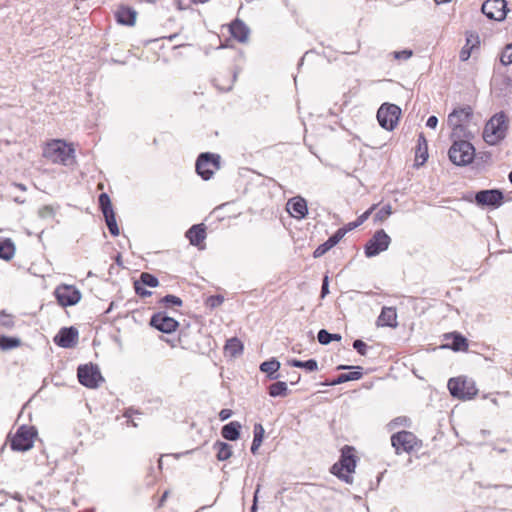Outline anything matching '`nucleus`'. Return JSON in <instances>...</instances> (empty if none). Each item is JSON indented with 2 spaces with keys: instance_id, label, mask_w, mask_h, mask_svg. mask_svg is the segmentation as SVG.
<instances>
[{
  "instance_id": "1",
  "label": "nucleus",
  "mask_w": 512,
  "mask_h": 512,
  "mask_svg": "<svg viewBox=\"0 0 512 512\" xmlns=\"http://www.w3.org/2000/svg\"><path fill=\"white\" fill-rule=\"evenodd\" d=\"M340 452L339 460L332 465L330 472L341 481L351 484L353 482L351 474L355 472L358 461L355 455V448L350 445H344Z\"/></svg>"
},
{
  "instance_id": "2",
  "label": "nucleus",
  "mask_w": 512,
  "mask_h": 512,
  "mask_svg": "<svg viewBox=\"0 0 512 512\" xmlns=\"http://www.w3.org/2000/svg\"><path fill=\"white\" fill-rule=\"evenodd\" d=\"M42 155L53 163L71 165L75 158V149L72 144L61 139H54L43 147Z\"/></svg>"
},
{
  "instance_id": "3",
  "label": "nucleus",
  "mask_w": 512,
  "mask_h": 512,
  "mask_svg": "<svg viewBox=\"0 0 512 512\" xmlns=\"http://www.w3.org/2000/svg\"><path fill=\"white\" fill-rule=\"evenodd\" d=\"M473 118V109L471 106L466 105L455 108L447 119L448 125L451 127V137H466L470 139L473 137L471 131L468 130V125Z\"/></svg>"
},
{
  "instance_id": "4",
  "label": "nucleus",
  "mask_w": 512,
  "mask_h": 512,
  "mask_svg": "<svg viewBox=\"0 0 512 512\" xmlns=\"http://www.w3.org/2000/svg\"><path fill=\"white\" fill-rule=\"evenodd\" d=\"M508 128V117L505 112L500 111L485 124L483 139L489 145H496L506 137Z\"/></svg>"
},
{
  "instance_id": "5",
  "label": "nucleus",
  "mask_w": 512,
  "mask_h": 512,
  "mask_svg": "<svg viewBox=\"0 0 512 512\" xmlns=\"http://www.w3.org/2000/svg\"><path fill=\"white\" fill-rule=\"evenodd\" d=\"M453 143L448 151L450 161L457 166H465L477 159L474 146L466 137H451Z\"/></svg>"
},
{
  "instance_id": "6",
  "label": "nucleus",
  "mask_w": 512,
  "mask_h": 512,
  "mask_svg": "<svg viewBox=\"0 0 512 512\" xmlns=\"http://www.w3.org/2000/svg\"><path fill=\"white\" fill-rule=\"evenodd\" d=\"M447 387L453 398L463 401L473 399L478 392L475 382L465 376L450 378Z\"/></svg>"
},
{
  "instance_id": "7",
  "label": "nucleus",
  "mask_w": 512,
  "mask_h": 512,
  "mask_svg": "<svg viewBox=\"0 0 512 512\" xmlns=\"http://www.w3.org/2000/svg\"><path fill=\"white\" fill-rule=\"evenodd\" d=\"M221 168V156L217 153L202 152L195 162L196 173L203 179L209 180Z\"/></svg>"
},
{
  "instance_id": "8",
  "label": "nucleus",
  "mask_w": 512,
  "mask_h": 512,
  "mask_svg": "<svg viewBox=\"0 0 512 512\" xmlns=\"http://www.w3.org/2000/svg\"><path fill=\"white\" fill-rule=\"evenodd\" d=\"M37 430L34 426L21 425L10 441L13 451H28L33 447Z\"/></svg>"
},
{
  "instance_id": "9",
  "label": "nucleus",
  "mask_w": 512,
  "mask_h": 512,
  "mask_svg": "<svg viewBox=\"0 0 512 512\" xmlns=\"http://www.w3.org/2000/svg\"><path fill=\"white\" fill-rule=\"evenodd\" d=\"M77 378L81 385L95 389L104 382L98 365L93 363L81 364L77 368Z\"/></svg>"
},
{
  "instance_id": "10",
  "label": "nucleus",
  "mask_w": 512,
  "mask_h": 512,
  "mask_svg": "<svg viewBox=\"0 0 512 512\" xmlns=\"http://www.w3.org/2000/svg\"><path fill=\"white\" fill-rule=\"evenodd\" d=\"M401 109L396 104L383 103L377 111L379 125L387 131H392L398 124Z\"/></svg>"
},
{
  "instance_id": "11",
  "label": "nucleus",
  "mask_w": 512,
  "mask_h": 512,
  "mask_svg": "<svg viewBox=\"0 0 512 512\" xmlns=\"http://www.w3.org/2000/svg\"><path fill=\"white\" fill-rule=\"evenodd\" d=\"M391 445L395 449V453L399 455L402 452H412L416 447L420 446V441L414 433L402 430L391 436Z\"/></svg>"
},
{
  "instance_id": "12",
  "label": "nucleus",
  "mask_w": 512,
  "mask_h": 512,
  "mask_svg": "<svg viewBox=\"0 0 512 512\" xmlns=\"http://www.w3.org/2000/svg\"><path fill=\"white\" fill-rule=\"evenodd\" d=\"M390 243V236L383 229H379L364 245V254L368 258L375 257L386 251Z\"/></svg>"
},
{
  "instance_id": "13",
  "label": "nucleus",
  "mask_w": 512,
  "mask_h": 512,
  "mask_svg": "<svg viewBox=\"0 0 512 512\" xmlns=\"http://www.w3.org/2000/svg\"><path fill=\"white\" fill-rule=\"evenodd\" d=\"M99 209L103 214L107 228L112 236H118L120 233L116 214L110 199L109 194H99L98 198Z\"/></svg>"
},
{
  "instance_id": "14",
  "label": "nucleus",
  "mask_w": 512,
  "mask_h": 512,
  "mask_svg": "<svg viewBox=\"0 0 512 512\" xmlns=\"http://www.w3.org/2000/svg\"><path fill=\"white\" fill-rule=\"evenodd\" d=\"M61 307L76 305L82 297L81 291L74 285L60 284L53 292Z\"/></svg>"
},
{
  "instance_id": "15",
  "label": "nucleus",
  "mask_w": 512,
  "mask_h": 512,
  "mask_svg": "<svg viewBox=\"0 0 512 512\" xmlns=\"http://www.w3.org/2000/svg\"><path fill=\"white\" fill-rule=\"evenodd\" d=\"M505 194H463V199L474 202L478 207L497 209L504 203Z\"/></svg>"
},
{
  "instance_id": "16",
  "label": "nucleus",
  "mask_w": 512,
  "mask_h": 512,
  "mask_svg": "<svg viewBox=\"0 0 512 512\" xmlns=\"http://www.w3.org/2000/svg\"><path fill=\"white\" fill-rule=\"evenodd\" d=\"M482 13L490 20L503 21L508 8L505 0H486L481 7Z\"/></svg>"
},
{
  "instance_id": "17",
  "label": "nucleus",
  "mask_w": 512,
  "mask_h": 512,
  "mask_svg": "<svg viewBox=\"0 0 512 512\" xmlns=\"http://www.w3.org/2000/svg\"><path fill=\"white\" fill-rule=\"evenodd\" d=\"M149 324L151 327L166 334L175 332L179 327V322L176 319L162 311L154 313L150 318Z\"/></svg>"
},
{
  "instance_id": "18",
  "label": "nucleus",
  "mask_w": 512,
  "mask_h": 512,
  "mask_svg": "<svg viewBox=\"0 0 512 512\" xmlns=\"http://www.w3.org/2000/svg\"><path fill=\"white\" fill-rule=\"evenodd\" d=\"M277 189H282V186L276 180L257 173L251 177L244 189V192H251L253 190H258L259 192H270Z\"/></svg>"
},
{
  "instance_id": "19",
  "label": "nucleus",
  "mask_w": 512,
  "mask_h": 512,
  "mask_svg": "<svg viewBox=\"0 0 512 512\" xmlns=\"http://www.w3.org/2000/svg\"><path fill=\"white\" fill-rule=\"evenodd\" d=\"M338 370H344V369H354V371L347 372V373H341L337 377L333 379H327L325 380L322 385L323 386H336L348 381H355L359 380L363 376V368L360 366H347V365H339L337 367Z\"/></svg>"
},
{
  "instance_id": "20",
  "label": "nucleus",
  "mask_w": 512,
  "mask_h": 512,
  "mask_svg": "<svg viewBox=\"0 0 512 512\" xmlns=\"http://www.w3.org/2000/svg\"><path fill=\"white\" fill-rule=\"evenodd\" d=\"M79 332L73 327H63L55 335L53 341L61 348H73L78 341Z\"/></svg>"
},
{
  "instance_id": "21",
  "label": "nucleus",
  "mask_w": 512,
  "mask_h": 512,
  "mask_svg": "<svg viewBox=\"0 0 512 512\" xmlns=\"http://www.w3.org/2000/svg\"><path fill=\"white\" fill-rule=\"evenodd\" d=\"M137 15L138 13L133 7L125 4L118 5L114 12L116 22L120 25L129 27L135 25Z\"/></svg>"
},
{
  "instance_id": "22",
  "label": "nucleus",
  "mask_w": 512,
  "mask_h": 512,
  "mask_svg": "<svg viewBox=\"0 0 512 512\" xmlns=\"http://www.w3.org/2000/svg\"><path fill=\"white\" fill-rule=\"evenodd\" d=\"M287 212L296 219H303L308 214L307 201L297 195L288 200L286 204Z\"/></svg>"
},
{
  "instance_id": "23",
  "label": "nucleus",
  "mask_w": 512,
  "mask_h": 512,
  "mask_svg": "<svg viewBox=\"0 0 512 512\" xmlns=\"http://www.w3.org/2000/svg\"><path fill=\"white\" fill-rule=\"evenodd\" d=\"M445 340H450V342L442 345V348L451 349L455 352H463L468 350V340L465 336H463L459 332H450L444 334Z\"/></svg>"
},
{
  "instance_id": "24",
  "label": "nucleus",
  "mask_w": 512,
  "mask_h": 512,
  "mask_svg": "<svg viewBox=\"0 0 512 512\" xmlns=\"http://www.w3.org/2000/svg\"><path fill=\"white\" fill-rule=\"evenodd\" d=\"M229 32L235 40L245 43L248 40L250 29L244 21L236 18L229 24Z\"/></svg>"
},
{
  "instance_id": "25",
  "label": "nucleus",
  "mask_w": 512,
  "mask_h": 512,
  "mask_svg": "<svg viewBox=\"0 0 512 512\" xmlns=\"http://www.w3.org/2000/svg\"><path fill=\"white\" fill-rule=\"evenodd\" d=\"M377 326L395 328L397 323V313L394 307L384 306L376 321Z\"/></svg>"
},
{
  "instance_id": "26",
  "label": "nucleus",
  "mask_w": 512,
  "mask_h": 512,
  "mask_svg": "<svg viewBox=\"0 0 512 512\" xmlns=\"http://www.w3.org/2000/svg\"><path fill=\"white\" fill-rule=\"evenodd\" d=\"M190 244L198 246L206 238V226L203 223L192 225L185 234Z\"/></svg>"
},
{
  "instance_id": "27",
  "label": "nucleus",
  "mask_w": 512,
  "mask_h": 512,
  "mask_svg": "<svg viewBox=\"0 0 512 512\" xmlns=\"http://www.w3.org/2000/svg\"><path fill=\"white\" fill-rule=\"evenodd\" d=\"M280 366L281 364L276 358H271L262 362L259 366V369L261 372L266 374V377L269 380L275 381L282 377V375L278 372Z\"/></svg>"
},
{
  "instance_id": "28",
  "label": "nucleus",
  "mask_w": 512,
  "mask_h": 512,
  "mask_svg": "<svg viewBox=\"0 0 512 512\" xmlns=\"http://www.w3.org/2000/svg\"><path fill=\"white\" fill-rule=\"evenodd\" d=\"M480 45L479 36L477 33H467L466 34V44L463 46V48L460 51V60L466 61L471 56L474 49H478Z\"/></svg>"
},
{
  "instance_id": "29",
  "label": "nucleus",
  "mask_w": 512,
  "mask_h": 512,
  "mask_svg": "<svg viewBox=\"0 0 512 512\" xmlns=\"http://www.w3.org/2000/svg\"><path fill=\"white\" fill-rule=\"evenodd\" d=\"M241 428L238 421H231L221 428V435L225 440L236 441L240 437Z\"/></svg>"
},
{
  "instance_id": "30",
  "label": "nucleus",
  "mask_w": 512,
  "mask_h": 512,
  "mask_svg": "<svg viewBox=\"0 0 512 512\" xmlns=\"http://www.w3.org/2000/svg\"><path fill=\"white\" fill-rule=\"evenodd\" d=\"M342 237H340V232H335L332 234L324 243L320 244L313 252L314 258H319L327 253L330 249L336 246Z\"/></svg>"
},
{
  "instance_id": "31",
  "label": "nucleus",
  "mask_w": 512,
  "mask_h": 512,
  "mask_svg": "<svg viewBox=\"0 0 512 512\" xmlns=\"http://www.w3.org/2000/svg\"><path fill=\"white\" fill-rule=\"evenodd\" d=\"M416 162L417 165H423L428 159V145L423 133H420L417 140Z\"/></svg>"
},
{
  "instance_id": "32",
  "label": "nucleus",
  "mask_w": 512,
  "mask_h": 512,
  "mask_svg": "<svg viewBox=\"0 0 512 512\" xmlns=\"http://www.w3.org/2000/svg\"><path fill=\"white\" fill-rule=\"evenodd\" d=\"M243 343L237 337H232L226 341L224 346L225 354L231 357H237L243 352Z\"/></svg>"
},
{
  "instance_id": "33",
  "label": "nucleus",
  "mask_w": 512,
  "mask_h": 512,
  "mask_svg": "<svg viewBox=\"0 0 512 512\" xmlns=\"http://www.w3.org/2000/svg\"><path fill=\"white\" fill-rule=\"evenodd\" d=\"M213 449L217 452L216 458L219 461H226L232 456V446L226 442L216 441Z\"/></svg>"
},
{
  "instance_id": "34",
  "label": "nucleus",
  "mask_w": 512,
  "mask_h": 512,
  "mask_svg": "<svg viewBox=\"0 0 512 512\" xmlns=\"http://www.w3.org/2000/svg\"><path fill=\"white\" fill-rule=\"evenodd\" d=\"M15 253L14 242L10 238H0V259L10 260Z\"/></svg>"
},
{
  "instance_id": "35",
  "label": "nucleus",
  "mask_w": 512,
  "mask_h": 512,
  "mask_svg": "<svg viewBox=\"0 0 512 512\" xmlns=\"http://www.w3.org/2000/svg\"><path fill=\"white\" fill-rule=\"evenodd\" d=\"M264 434H265V430H264L262 424L256 423L254 425V429H253V441H252L251 448H250L252 454L255 455L257 453L259 447L261 446V444L263 442Z\"/></svg>"
},
{
  "instance_id": "36",
  "label": "nucleus",
  "mask_w": 512,
  "mask_h": 512,
  "mask_svg": "<svg viewBox=\"0 0 512 512\" xmlns=\"http://www.w3.org/2000/svg\"><path fill=\"white\" fill-rule=\"evenodd\" d=\"M288 364L295 368L304 369L307 372H314L318 370V362L313 358L305 361L299 359H291L288 361Z\"/></svg>"
},
{
  "instance_id": "37",
  "label": "nucleus",
  "mask_w": 512,
  "mask_h": 512,
  "mask_svg": "<svg viewBox=\"0 0 512 512\" xmlns=\"http://www.w3.org/2000/svg\"><path fill=\"white\" fill-rule=\"evenodd\" d=\"M21 339L16 336L0 335V350L9 351L20 347Z\"/></svg>"
},
{
  "instance_id": "38",
  "label": "nucleus",
  "mask_w": 512,
  "mask_h": 512,
  "mask_svg": "<svg viewBox=\"0 0 512 512\" xmlns=\"http://www.w3.org/2000/svg\"><path fill=\"white\" fill-rule=\"evenodd\" d=\"M289 393L286 382L276 381L268 387V394L271 397H285Z\"/></svg>"
},
{
  "instance_id": "39",
  "label": "nucleus",
  "mask_w": 512,
  "mask_h": 512,
  "mask_svg": "<svg viewBox=\"0 0 512 512\" xmlns=\"http://www.w3.org/2000/svg\"><path fill=\"white\" fill-rule=\"evenodd\" d=\"M341 335L338 334V333H330L328 330L326 329H320L318 331V334H317V339H318V342L321 344V345H328L330 344L332 341H340L341 340Z\"/></svg>"
},
{
  "instance_id": "40",
  "label": "nucleus",
  "mask_w": 512,
  "mask_h": 512,
  "mask_svg": "<svg viewBox=\"0 0 512 512\" xmlns=\"http://www.w3.org/2000/svg\"><path fill=\"white\" fill-rule=\"evenodd\" d=\"M158 303L164 306L165 308L181 307L183 305L182 299L172 294H167L163 296L162 298H160Z\"/></svg>"
},
{
  "instance_id": "41",
  "label": "nucleus",
  "mask_w": 512,
  "mask_h": 512,
  "mask_svg": "<svg viewBox=\"0 0 512 512\" xmlns=\"http://www.w3.org/2000/svg\"><path fill=\"white\" fill-rule=\"evenodd\" d=\"M138 282H140V284L148 286L150 288H155L159 285L158 278L148 272H142Z\"/></svg>"
},
{
  "instance_id": "42",
  "label": "nucleus",
  "mask_w": 512,
  "mask_h": 512,
  "mask_svg": "<svg viewBox=\"0 0 512 512\" xmlns=\"http://www.w3.org/2000/svg\"><path fill=\"white\" fill-rule=\"evenodd\" d=\"M391 213L392 211L390 204H385L381 206L379 209H377V211L374 213L373 220L375 223L383 222L391 215Z\"/></svg>"
},
{
  "instance_id": "43",
  "label": "nucleus",
  "mask_w": 512,
  "mask_h": 512,
  "mask_svg": "<svg viewBox=\"0 0 512 512\" xmlns=\"http://www.w3.org/2000/svg\"><path fill=\"white\" fill-rule=\"evenodd\" d=\"M56 214V209L52 205H44L43 207L39 208L38 210V216L41 219H54Z\"/></svg>"
},
{
  "instance_id": "44",
  "label": "nucleus",
  "mask_w": 512,
  "mask_h": 512,
  "mask_svg": "<svg viewBox=\"0 0 512 512\" xmlns=\"http://www.w3.org/2000/svg\"><path fill=\"white\" fill-rule=\"evenodd\" d=\"M0 326L6 329H12L15 326L14 318L12 315L5 313V311L0 312Z\"/></svg>"
},
{
  "instance_id": "45",
  "label": "nucleus",
  "mask_w": 512,
  "mask_h": 512,
  "mask_svg": "<svg viewBox=\"0 0 512 512\" xmlns=\"http://www.w3.org/2000/svg\"><path fill=\"white\" fill-rule=\"evenodd\" d=\"M500 62L502 65L507 66L512 64V43L506 45L500 56Z\"/></svg>"
},
{
  "instance_id": "46",
  "label": "nucleus",
  "mask_w": 512,
  "mask_h": 512,
  "mask_svg": "<svg viewBox=\"0 0 512 512\" xmlns=\"http://www.w3.org/2000/svg\"><path fill=\"white\" fill-rule=\"evenodd\" d=\"M224 302V297L222 295H211L209 296L206 301L205 305L211 309L217 308Z\"/></svg>"
},
{
  "instance_id": "47",
  "label": "nucleus",
  "mask_w": 512,
  "mask_h": 512,
  "mask_svg": "<svg viewBox=\"0 0 512 512\" xmlns=\"http://www.w3.org/2000/svg\"><path fill=\"white\" fill-rule=\"evenodd\" d=\"M353 348L359 353L361 356H366L368 351V345L361 339H356L353 341Z\"/></svg>"
},
{
  "instance_id": "48",
  "label": "nucleus",
  "mask_w": 512,
  "mask_h": 512,
  "mask_svg": "<svg viewBox=\"0 0 512 512\" xmlns=\"http://www.w3.org/2000/svg\"><path fill=\"white\" fill-rule=\"evenodd\" d=\"M392 55L394 59L397 60H408L410 57H412L413 52L410 49H405L401 51H394Z\"/></svg>"
},
{
  "instance_id": "49",
  "label": "nucleus",
  "mask_w": 512,
  "mask_h": 512,
  "mask_svg": "<svg viewBox=\"0 0 512 512\" xmlns=\"http://www.w3.org/2000/svg\"><path fill=\"white\" fill-rule=\"evenodd\" d=\"M358 226H360V225H359V224H358V222L355 220V221H353V222H350V223H348V224L344 225L343 227H340V228L337 230V232H340V237H342V238H343V237H344V236H345L349 231H351V230H353V229L357 228Z\"/></svg>"
},
{
  "instance_id": "50",
  "label": "nucleus",
  "mask_w": 512,
  "mask_h": 512,
  "mask_svg": "<svg viewBox=\"0 0 512 512\" xmlns=\"http://www.w3.org/2000/svg\"><path fill=\"white\" fill-rule=\"evenodd\" d=\"M134 288H135V292L137 295L141 296V297H147V296H151V291H148L146 290L141 284L140 282H135L134 283Z\"/></svg>"
},
{
  "instance_id": "51",
  "label": "nucleus",
  "mask_w": 512,
  "mask_h": 512,
  "mask_svg": "<svg viewBox=\"0 0 512 512\" xmlns=\"http://www.w3.org/2000/svg\"><path fill=\"white\" fill-rule=\"evenodd\" d=\"M328 293H329V280H328V276L325 275L323 278V281H322V286H321V292H320L321 298H324Z\"/></svg>"
},
{
  "instance_id": "52",
  "label": "nucleus",
  "mask_w": 512,
  "mask_h": 512,
  "mask_svg": "<svg viewBox=\"0 0 512 512\" xmlns=\"http://www.w3.org/2000/svg\"><path fill=\"white\" fill-rule=\"evenodd\" d=\"M408 421L409 419L406 418V417H397L395 419H393L390 423H389V426L391 427H394V426H399V425H404V426H407L408 424Z\"/></svg>"
},
{
  "instance_id": "53",
  "label": "nucleus",
  "mask_w": 512,
  "mask_h": 512,
  "mask_svg": "<svg viewBox=\"0 0 512 512\" xmlns=\"http://www.w3.org/2000/svg\"><path fill=\"white\" fill-rule=\"evenodd\" d=\"M376 209V206L373 205L370 209H368L367 211H365L362 215H360L356 221L358 222L359 225H361L362 223H364V221H366L369 217V215L372 213L373 210Z\"/></svg>"
},
{
  "instance_id": "54",
  "label": "nucleus",
  "mask_w": 512,
  "mask_h": 512,
  "mask_svg": "<svg viewBox=\"0 0 512 512\" xmlns=\"http://www.w3.org/2000/svg\"><path fill=\"white\" fill-rule=\"evenodd\" d=\"M260 491V485L258 484L257 487H256V490L254 492V497H253V504L251 506V509H250V512H257V503H258V493Z\"/></svg>"
},
{
  "instance_id": "55",
  "label": "nucleus",
  "mask_w": 512,
  "mask_h": 512,
  "mask_svg": "<svg viewBox=\"0 0 512 512\" xmlns=\"http://www.w3.org/2000/svg\"><path fill=\"white\" fill-rule=\"evenodd\" d=\"M438 125V118L434 115L428 117L426 121V126L431 129H435Z\"/></svg>"
},
{
  "instance_id": "56",
  "label": "nucleus",
  "mask_w": 512,
  "mask_h": 512,
  "mask_svg": "<svg viewBox=\"0 0 512 512\" xmlns=\"http://www.w3.org/2000/svg\"><path fill=\"white\" fill-rule=\"evenodd\" d=\"M235 78H236V74L234 73V74H233V80H232V81H230V84H229L228 86H226V87H221V86H219V85L217 84V79H216V78H215V79H213V84H214V86H215V87H217L220 91L226 92V91L231 90V88H232V84H233V82H234Z\"/></svg>"
},
{
  "instance_id": "57",
  "label": "nucleus",
  "mask_w": 512,
  "mask_h": 512,
  "mask_svg": "<svg viewBox=\"0 0 512 512\" xmlns=\"http://www.w3.org/2000/svg\"><path fill=\"white\" fill-rule=\"evenodd\" d=\"M232 413L233 412L230 409H222L219 412V418H220V420L225 421V420L229 419L232 416Z\"/></svg>"
},
{
  "instance_id": "58",
  "label": "nucleus",
  "mask_w": 512,
  "mask_h": 512,
  "mask_svg": "<svg viewBox=\"0 0 512 512\" xmlns=\"http://www.w3.org/2000/svg\"><path fill=\"white\" fill-rule=\"evenodd\" d=\"M167 497H168V491H165V492L162 494V496L160 497V499H159V503H158V506H159V507L163 506V504H164V502L166 501Z\"/></svg>"
},
{
  "instance_id": "59",
  "label": "nucleus",
  "mask_w": 512,
  "mask_h": 512,
  "mask_svg": "<svg viewBox=\"0 0 512 512\" xmlns=\"http://www.w3.org/2000/svg\"><path fill=\"white\" fill-rule=\"evenodd\" d=\"M135 413V414H140L138 411H135L133 410L132 408H129L125 411L124 413V417L126 418H131L132 414Z\"/></svg>"
},
{
  "instance_id": "60",
  "label": "nucleus",
  "mask_w": 512,
  "mask_h": 512,
  "mask_svg": "<svg viewBox=\"0 0 512 512\" xmlns=\"http://www.w3.org/2000/svg\"><path fill=\"white\" fill-rule=\"evenodd\" d=\"M478 192H489V193H492V192H503V191L501 189L492 188V189H482V190H479Z\"/></svg>"
},
{
  "instance_id": "61",
  "label": "nucleus",
  "mask_w": 512,
  "mask_h": 512,
  "mask_svg": "<svg viewBox=\"0 0 512 512\" xmlns=\"http://www.w3.org/2000/svg\"><path fill=\"white\" fill-rule=\"evenodd\" d=\"M11 512H23V509L20 505H15L12 507Z\"/></svg>"
},
{
  "instance_id": "62",
  "label": "nucleus",
  "mask_w": 512,
  "mask_h": 512,
  "mask_svg": "<svg viewBox=\"0 0 512 512\" xmlns=\"http://www.w3.org/2000/svg\"><path fill=\"white\" fill-rule=\"evenodd\" d=\"M210 0H191L193 4H204L209 2Z\"/></svg>"
},
{
  "instance_id": "63",
  "label": "nucleus",
  "mask_w": 512,
  "mask_h": 512,
  "mask_svg": "<svg viewBox=\"0 0 512 512\" xmlns=\"http://www.w3.org/2000/svg\"><path fill=\"white\" fill-rule=\"evenodd\" d=\"M14 202L18 203V204H22L25 202V199H22L21 197L17 196L15 197L14 199Z\"/></svg>"
},
{
  "instance_id": "64",
  "label": "nucleus",
  "mask_w": 512,
  "mask_h": 512,
  "mask_svg": "<svg viewBox=\"0 0 512 512\" xmlns=\"http://www.w3.org/2000/svg\"><path fill=\"white\" fill-rule=\"evenodd\" d=\"M13 498H14L15 500H18V501H21V500H22V496H21L19 493H15V494L13 495Z\"/></svg>"
}]
</instances>
